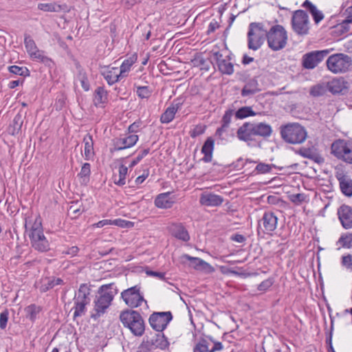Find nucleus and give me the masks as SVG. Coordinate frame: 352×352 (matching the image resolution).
I'll use <instances>...</instances> for the list:
<instances>
[{
	"label": "nucleus",
	"mask_w": 352,
	"mask_h": 352,
	"mask_svg": "<svg viewBox=\"0 0 352 352\" xmlns=\"http://www.w3.org/2000/svg\"><path fill=\"white\" fill-rule=\"evenodd\" d=\"M175 203V198L171 196L169 192L158 195L155 199V206L161 209L170 208Z\"/></svg>",
	"instance_id": "obj_22"
},
{
	"label": "nucleus",
	"mask_w": 352,
	"mask_h": 352,
	"mask_svg": "<svg viewBox=\"0 0 352 352\" xmlns=\"http://www.w3.org/2000/svg\"><path fill=\"white\" fill-rule=\"evenodd\" d=\"M329 50H316L305 54L302 57V66L307 69H313L329 54Z\"/></svg>",
	"instance_id": "obj_14"
},
{
	"label": "nucleus",
	"mask_w": 352,
	"mask_h": 352,
	"mask_svg": "<svg viewBox=\"0 0 352 352\" xmlns=\"http://www.w3.org/2000/svg\"><path fill=\"white\" fill-rule=\"evenodd\" d=\"M23 123V120L21 115H20L19 113L16 114L14 116L12 124L8 127L9 134L12 135H15L18 134L21 129Z\"/></svg>",
	"instance_id": "obj_34"
},
{
	"label": "nucleus",
	"mask_w": 352,
	"mask_h": 352,
	"mask_svg": "<svg viewBox=\"0 0 352 352\" xmlns=\"http://www.w3.org/2000/svg\"><path fill=\"white\" fill-rule=\"evenodd\" d=\"M213 148L214 141L212 138H209L205 142L201 148V152L204 154V157L203 158L204 162H208L211 161Z\"/></svg>",
	"instance_id": "obj_35"
},
{
	"label": "nucleus",
	"mask_w": 352,
	"mask_h": 352,
	"mask_svg": "<svg viewBox=\"0 0 352 352\" xmlns=\"http://www.w3.org/2000/svg\"><path fill=\"white\" fill-rule=\"evenodd\" d=\"M149 175V170L148 168H145L143 170V173L142 175H139L135 179V183L137 185L142 184L145 179L148 177Z\"/></svg>",
	"instance_id": "obj_58"
},
{
	"label": "nucleus",
	"mask_w": 352,
	"mask_h": 352,
	"mask_svg": "<svg viewBox=\"0 0 352 352\" xmlns=\"http://www.w3.org/2000/svg\"><path fill=\"white\" fill-rule=\"evenodd\" d=\"M327 87L333 94L343 95L348 92L349 84L343 77H337L328 82Z\"/></svg>",
	"instance_id": "obj_17"
},
{
	"label": "nucleus",
	"mask_w": 352,
	"mask_h": 352,
	"mask_svg": "<svg viewBox=\"0 0 352 352\" xmlns=\"http://www.w3.org/2000/svg\"><path fill=\"white\" fill-rule=\"evenodd\" d=\"M140 287L135 285L124 290L121 293V298L128 307L136 308L144 305L145 308H148L147 302L140 293Z\"/></svg>",
	"instance_id": "obj_12"
},
{
	"label": "nucleus",
	"mask_w": 352,
	"mask_h": 352,
	"mask_svg": "<svg viewBox=\"0 0 352 352\" xmlns=\"http://www.w3.org/2000/svg\"><path fill=\"white\" fill-rule=\"evenodd\" d=\"M335 177L338 182L341 192L347 197H352V178L342 166L335 168Z\"/></svg>",
	"instance_id": "obj_13"
},
{
	"label": "nucleus",
	"mask_w": 352,
	"mask_h": 352,
	"mask_svg": "<svg viewBox=\"0 0 352 352\" xmlns=\"http://www.w3.org/2000/svg\"><path fill=\"white\" fill-rule=\"evenodd\" d=\"M268 47L273 51L283 49L287 42V31L283 26L275 25L266 30V36Z\"/></svg>",
	"instance_id": "obj_6"
},
{
	"label": "nucleus",
	"mask_w": 352,
	"mask_h": 352,
	"mask_svg": "<svg viewBox=\"0 0 352 352\" xmlns=\"http://www.w3.org/2000/svg\"><path fill=\"white\" fill-rule=\"evenodd\" d=\"M245 165L243 159L242 157L239 158L235 162L232 163V166L233 168L237 170H241Z\"/></svg>",
	"instance_id": "obj_59"
},
{
	"label": "nucleus",
	"mask_w": 352,
	"mask_h": 352,
	"mask_svg": "<svg viewBox=\"0 0 352 352\" xmlns=\"http://www.w3.org/2000/svg\"><path fill=\"white\" fill-rule=\"evenodd\" d=\"M326 65L332 73L342 74L349 70L352 65V59L345 54L337 53L328 57Z\"/></svg>",
	"instance_id": "obj_9"
},
{
	"label": "nucleus",
	"mask_w": 352,
	"mask_h": 352,
	"mask_svg": "<svg viewBox=\"0 0 352 352\" xmlns=\"http://www.w3.org/2000/svg\"><path fill=\"white\" fill-rule=\"evenodd\" d=\"M24 45L28 54L32 59L39 61L44 60L45 57L43 55V51L38 49L34 41L30 36L28 35L25 36Z\"/></svg>",
	"instance_id": "obj_18"
},
{
	"label": "nucleus",
	"mask_w": 352,
	"mask_h": 352,
	"mask_svg": "<svg viewBox=\"0 0 352 352\" xmlns=\"http://www.w3.org/2000/svg\"><path fill=\"white\" fill-rule=\"evenodd\" d=\"M278 217L272 211H265L258 223V232L272 234L277 228Z\"/></svg>",
	"instance_id": "obj_15"
},
{
	"label": "nucleus",
	"mask_w": 352,
	"mask_h": 352,
	"mask_svg": "<svg viewBox=\"0 0 352 352\" xmlns=\"http://www.w3.org/2000/svg\"><path fill=\"white\" fill-rule=\"evenodd\" d=\"M256 114L252 108L248 106L241 107L234 113L236 119H244L250 116H254Z\"/></svg>",
	"instance_id": "obj_38"
},
{
	"label": "nucleus",
	"mask_w": 352,
	"mask_h": 352,
	"mask_svg": "<svg viewBox=\"0 0 352 352\" xmlns=\"http://www.w3.org/2000/svg\"><path fill=\"white\" fill-rule=\"evenodd\" d=\"M280 134L285 142L292 144H302L307 137L305 127L297 122L282 125L280 127Z\"/></svg>",
	"instance_id": "obj_4"
},
{
	"label": "nucleus",
	"mask_w": 352,
	"mask_h": 352,
	"mask_svg": "<svg viewBox=\"0 0 352 352\" xmlns=\"http://www.w3.org/2000/svg\"><path fill=\"white\" fill-rule=\"evenodd\" d=\"M223 65L224 68L221 69V73L226 74L228 75L232 74L234 72L233 64L230 62L226 63V60H221V66Z\"/></svg>",
	"instance_id": "obj_55"
},
{
	"label": "nucleus",
	"mask_w": 352,
	"mask_h": 352,
	"mask_svg": "<svg viewBox=\"0 0 352 352\" xmlns=\"http://www.w3.org/2000/svg\"><path fill=\"white\" fill-rule=\"evenodd\" d=\"M172 318L173 316L170 311L156 312L151 315L148 320L153 329L161 332L166 329Z\"/></svg>",
	"instance_id": "obj_16"
},
{
	"label": "nucleus",
	"mask_w": 352,
	"mask_h": 352,
	"mask_svg": "<svg viewBox=\"0 0 352 352\" xmlns=\"http://www.w3.org/2000/svg\"><path fill=\"white\" fill-rule=\"evenodd\" d=\"M292 28L298 36H305L309 32V19L307 13L303 10H297L293 12Z\"/></svg>",
	"instance_id": "obj_11"
},
{
	"label": "nucleus",
	"mask_w": 352,
	"mask_h": 352,
	"mask_svg": "<svg viewBox=\"0 0 352 352\" xmlns=\"http://www.w3.org/2000/svg\"><path fill=\"white\" fill-rule=\"evenodd\" d=\"M221 212L238 213L236 206L226 201L225 204L221 206Z\"/></svg>",
	"instance_id": "obj_53"
},
{
	"label": "nucleus",
	"mask_w": 352,
	"mask_h": 352,
	"mask_svg": "<svg viewBox=\"0 0 352 352\" xmlns=\"http://www.w3.org/2000/svg\"><path fill=\"white\" fill-rule=\"evenodd\" d=\"M136 93L142 99L148 98L151 95V90L146 86L138 87Z\"/></svg>",
	"instance_id": "obj_47"
},
{
	"label": "nucleus",
	"mask_w": 352,
	"mask_h": 352,
	"mask_svg": "<svg viewBox=\"0 0 352 352\" xmlns=\"http://www.w3.org/2000/svg\"><path fill=\"white\" fill-rule=\"evenodd\" d=\"M181 105L182 102L178 100H174L171 105L168 107L161 116V122L166 124L170 122L174 119L177 111L181 108Z\"/></svg>",
	"instance_id": "obj_24"
},
{
	"label": "nucleus",
	"mask_w": 352,
	"mask_h": 352,
	"mask_svg": "<svg viewBox=\"0 0 352 352\" xmlns=\"http://www.w3.org/2000/svg\"><path fill=\"white\" fill-rule=\"evenodd\" d=\"M90 288L86 284H82L74 298V319L84 316L87 311V305L90 302Z\"/></svg>",
	"instance_id": "obj_8"
},
{
	"label": "nucleus",
	"mask_w": 352,
	"mask_h": 352,
	"mask_svg": "<svg viewBox=\"0 0 352 352\" xmlns=\"http://www.w3.org/2000/svg\"><path fill=\"white\" fill-rule=\"evenodd\" d=\"M118 289L115 283L103 285L98 289V295L94 300V313L91 317L97 318L103 315L109 307Z\"/></svg>",
	"instance_id": "obj_2"
},
{
	"label": "nucleus",
	"mask_w": 352,
	"mask_h": 352,
	"mask_svg": "<svg viewBox=\"0 0 352 352\" xmlns=\"http://www.w3.org/2000/svg\"><path fill=\"white\" fill-rule=\"evenodd\" d=\"M84 155L87 160L91 159L94 155V141L90 134H87L83 138Z\"/></svg>",
	"instance_id": "obj_33"
},
{
	"label": "nucleus",
	"mask_w": 352,
	"mask_h": 352,
	"mask_svg": "<svg viewBox=\"0 0 352 352\" xmlns=\"http://www.w3.org/2000/svg\"><path fill=\"white\" fill-rule=\"evenodd\" d=\"M206 126L202 124L195 126L190 131V135L192 138H196L205 132Z\"/></svg>",
	"instance_id": "obj_51"
},
{
	"label": "nucleus",
	"mask_w": 352,
	"mask_h": 352,
	"mask_svg": "<svg viewBox=\"0 0 352 352\" xmlns=\"http://www.w3.org/2000/svg\"><path fill=\"white\" fill-rule=\"evenodd\" d=\"M199 203L205 206H217L220 204V197L210 191H205L200 196Z\"/></svg>",
	"instance_id": "obj_27"
},
{
	"label": "nucleus",
	"mask_w": 352,
	"mask_h": 352,
	"mask_svg": "<svg viewBox=\"0 0 352 352\" xmlns=\"http://www.w3.org/2000/svg\"><path fill=\"white\" fill-rule=\"evenodd\" d=\"M297 153L303 157L309 159L319 164L324 162V159L311 148H301Z\"/></svg>",
	"instance_id": "obj_28"
},
{
	"label": "nucleus",
	"mask_w": 352,
	"mask_h": 352,
	"mask_svg": "<svg viewBox=\"0 0 352 352\" xmlns=\"http://www.w3.org/2000/svg\"><path fill=\"white\" fill-rule=\"evenodd\" d=\"M260 91L257 80L252 78L248 80L243 87L241 90V96L243 97L252 96Z\"/></svg>",
	"instance_id": "obj_31"
},
{
	"label": "nucleus",
	"mask_w": 352,
	"mask_h": 352,
	"mask_svg": "<svg viewBox=\"0 0 352 352\" xmlns=\"http://www.w3.org/2000/svg\"><path fill=\"white\" fill-rule=\"evenodd\" d=\"M128 167L121 164L118 167V175H115L113 177L114 183L118 186H123L126 184V175L128 174Z\"/></svg>",
	"instance_id": "obj_36"
},
{
	"label": "nucleus",
	"mask_w": 352,
	"mask_h": 352,
	"mask_svg": "<svg viewBox=\"0 0 352 352\" xmlns=\"http://www.w3.org/2000/svg\"><path fill=\"white\" fill-rule=\"evenodd\" d=\"M149 153V148L144 149L138 155L131 161L130 163L129 168H132L135 165H137L146 155Z\"/></svg>",
	"instance_id": "obj_49"
},
{
	"label": "nucleus",
	"mask_w": 352,
	"mask_h": 352,
	"mask_svg": "<svg viewBox=\"0 0 352 352\" xmlns=\"http://www.w3.org/2000/svg\"><path fill=\"white\" fill-rule=\"evenodd\" d=\"M302 7L309 11L316 24H318L324 19L323 13L320 10H318L316 6L309 0L305 1L302 4Z\"/></svg>",
	"instance_id": "obj_29"
},
{
	"label": "nucleus",
	"mask_w": 352,
	"mask_h": 352,
	"mask_svg": "<svg viewBox=\"0 0 352 352\" xmlns=\"http://www.w3.org/2000/svg\"><path fill=\"white\" fill-rule=\"evenodd\" d=\"M100 73L109 85L117 82L119 79L122 78L120 74L119 69L116 67H102Z\"/></svg>",
	"instance_id": "obj_21"
},
{
	"label": "nucleus",
	"mask_w": 352,
	"mask_h": 352,
	"mask_svg": "<svg viewBox=\"0 0 352 352\" xmlns=\"http://www.w3.org/2000/svg\"><path fill=\"white\" fill-rule=\"evenodd\" d=\"M141 0H122V4L126 8H131L132 6L140 2Z\"/></svg>",
	"instance_id": "obj_60"
},
{
	"label": "nucleus",
	"mask_w": 352,
	"mask_h": 352,
	"mask_svg": "<svg viewBox=\"0 0 352 352\" xmlns=\"http://www.w3.org/2000/svg\"><path fill=\"white\" fill-rule=\"evenodd\" d=\"M220 350V342L212 343L207 339L201 340L195 346L193 352H214Z\"/></svg>",
	"instance_id": "obj_25"
},
{
	"label": "nucleus",
	"mask_w": 352,
	"mask_h": 352,
	"mask_svg": "<svg viewBox=\"0 0 352 352\" xmlns=\"http://www.w3.org/2000/svg\"><path fill=\"white\" fill-rule=\"evenodd\" d=\"M331 153L338 160L352 164V141L343 139L335 140L331 146Z\"/></svg>",
	"instance_id": "obj_10"
},
{
	"label": "nucleus",
	"mask_w": 352,
	"mask_h": 352,
	"mask_svg": "<svg viewBox=\"0 0 352 352\" xmlns=\"http://www.w3.org/2000/svg\"><path fill=\"white\" fill-rule=\"evenodd\" d=\"M25 228L31 245L36 250L43 252L50 250V243L43 234L40 217L36 218L33 223L26 222Z\"/></svg>",
	"instance_id": "obj_3"
},
{
	"label": "nucleus",
	"mask_w": 352,
	"mask_h": 352,
	"mask_svg": "<svg viewBox=\"0 0 352 352\" xmlns=\"http://www.w3.org/2000/svg\"><path fill=\"white\" fill-rule=\"evenodd\" d=\"M138 135L129 134L128 135L120 137L114 140V150L120 151L133 146L138 141Z\"/></svg>",
	"instance_id": "obj_20"
},
{
	"label": "nucleus",
	"mask_w": 352,
	"mask_h": 352,
	"mask_svg": "<svg viewBox=\"0 0 352 352\" xmlns=\"http://www.w3.org/2000/svg\"><path fill=\"white\" fill-rule=\"evenodd\" d=\"M43 281L45 283V285H42L41 287V290L42 292H46L50 288H52L55 285H60L62 283V280L60 278H57L56 280H50L46 278L43 279Z\"/></svg>",
	"instance_id": "obj_46"
},
{
	"label": "nucleus",
	"mask_w": 352,
	"mask_h": 352,
	"mask_svg": "<svg viewBox=\"0 0 352 352\" xmlns=\"http://www.w3.org/2000/svg\"><path fill=\"white\" fill-rule=\"evenodd\" d=\"M338 219L342 227L346 229L352 228V208L349 206L342 204L338 209Z\"/></svg>",
	"instance_id": "obj_19"
},
{
	"label": "nucleus",
	"mask_w": 352,
	"mask_h": 352,
	"mask_svg": "<svg viewBox=\"0 0 352 352\" xmlns=\"http://www.w3.org/2000/svg\"><path fill=\"white\" fill-rule=\"evenodd\" d=\"M239 219L238 213L221 212V221H227L230 224L238 223Z\"/></svg>",
	"instance_id": "obj_42"
},
{
	"label": "nucleus",
	"mask_w": 352,
	"mask_h": 352,
	"mask_svg": "<svg viewBox=\"0 0 352 352\" xmlns=\"http://www.w3.org/2000/svg\"><path fill=\"white\" fill-rule=\"evenodd\" d=\"M120 319L123 326L135 336H141L144 332V322L141 315L134 310L122 311Z\"/></svg>",
	"instance_id": "obj_5"
},
{
	"label": "nucleus",
	"mask_w": 352,
	"mask_h": 352,
	"mask_svg": "<svg viewBox=\"0 0 352 352\" xmlns=\"http://www.w3.org/2000/svg\"><path fill=\"white\" fill-rule=\"evenodd\" d=\"M38 8L44 12H58L60 6L52 3H43L38 5Z\"/></svg>",
	"instance_id": "obj_41"
},
{
	"label": "nucleus",
	"mask_w": 352,
	"mask_h": 352,
	"mask_svg": "<svg viewBox=\"0 0 352 352\" xmlns=\"http://www.w3.org/2000/svg\"><path fill=\"white\" fill-rule=\"evenodd\" d=\"M137 54H133L126 59L124 60L119 69L120 74L121 75L122 78L127 76L129 72L131 71V67L137 61Z\"/></svg>",
	"instance_id": "obj_32"
},
{
	"label": "nucleus",
	"mask_w": 352,
	"mask_h": 352,
	"mask_svg": "<svg viewBox=\"0 0 352 352\" xmlns=\"http://www.w3.org/2000/svg\"><path fill=\"white\" fill-rule=\"evenodd\" d=\"M9 312L7 309H5L0 314V329H5L7 327L8 321Z\"/></svg>",
	"instance_id": "obj_52"
},
{
	"label": "nucleus",
	"mask_w": 352,
	"mask_h": 352,
	"mask_svg": "<svg viewBox=\"0 0 352 352\" xmlns=\"http://www.w3.org/2000/svg\"><path fill=\"white\" fill-rule=\"evenodd\" d=\"M272 133V126L268 124L246 122L237 129L236 136L248 146H254L258 138H267Z\"/></svg>",
	"instance_id": "obj_1"
},
{
	"label": "nucleus",
	"mask_w": 352,
	"mask_h": 352,
	"mask_svg": "<svg viewBox=\"0 0 352 352\" xmlns=\"http://www.w3.org/2000/svg\"><path fill=\"white\" fill-rule=\"evenodd\" d=\"M91 174V166L89 163H85L80 171L78 174V176L80 178V181L81 184H87L89 181V176Z\"/></svg>",
	"instance_id": "obj_37"
},
{
	"label": "nucleus",
	"mask_w": 352,
	"mask_h": 352,
	"mask_svg": "<svg viewBox=\"0 0 352 352\" xmlns=\"http://www.w3.org/2000/svg\"><path fill=\"white\" fill-rule=\"evenodd\" d=\"M338 243L342 244V246L345 248H352V232L346 233L341 235L338 240Z\"/></svg>",
	"instance_id": "obj_44"
},
{
	"label": "nucleus",
	"mask_w": 352,
	"mask_h": 352,
	"mask_svg": "<svg viewBox=\"0 0 352 352\" xmlns=\"http://www.w3.org/2000/svg\"><path fill=\"white\" fill-rule=\"evenodd\" d=\"M112 220L110 219H104L98 221V223H95L94 226H96V228H102L105 226L112 225Z\"/></svg>",
	"instance_id": "obj_62"
},
{
	"label": "nucleus",
	"mask_w": 352,
	"mask_h": 352,
	"mask_svg": "<svg viewBox=\"0 0 352 352\" xmlns=\"http://www.w3.org/2000/svg\"><path fill=\"white\" fill-rule=\"evenodd\" d=\"M342 265L347 269L352 270V255L347 254L342 257Z\"/></svg>",
	"instance_id": "obj_57"
},
{
	"label": "nucleus",
	"mask_w": 352,
	"mask_h": 352,
	"mask_svg": "<svg viewBox=\"0 0 352 352\" xmlns=\"http://www.w3.org/2000/svg\"><path fill=\"white\" fill-rule=\"evenodd\" d=\"M151 344L154 348L165 349L168 346V342L164 335L157 334L151 340Z\"/></svg>",
	"instance_id": "obj_39"
},
{
	"label": "nucleus",
	"mask_w": 352,
	"mask_h": 352,
	"mask_svg": "<svg viewBox=\"0 0 352 352\" xmlns=\"http://www.w3.org/2000/svg\"><path fill=\"white\" fill-rule=\"evenodd\" d=\"M168 228L172 235L175 238L185 242L190 239L188 231L182 223H171Z\"/></svg>",
	"instance_id": "obj_23"
},
{
	"label": "nucleus",
	"mask_w": 352,
	"mask_h": 352,
	"mask_svg": "<svg viewBox=\"0 0 352 352\" xmlns=\"http://www.w3.org/2000/svg\"><path fill=\"white\" fill-rule=\"evenodd\" d=\"M108 102V92L103 87H98L94 92V102L96 107H104Z\"/></svg>",
	"instance_id": "obj_30"
},
{
	"label": "nucleus",
	"mask_w": 352,
	"mask_h": 352,
	"mask_svg": "<svg viewBox=\"0 0 352 352\" xmlns=\"http://www.w3.org/2000/svg\"><path fill=\"white\" fill-rule=\"evenodd\" d=\"M80 83H81V86H82V89L85 91H87L89 90V87H90L89 82L86 77L82 76L81 78Z\"/></svg>",
	"instance_id": "obj_64"
},
{
	"label": "nucleus",
	"mask_w": 352,
	"mask_h": 352,
	"mask_svg": "<svg viewBox=\"0 0 352 352\" xmlns=\"http://www.w3.org/2000/svg\"><path fill=\"white\" fill-rule=\"evenodd\" d=\"M274 281L272 278H267L266 280H264L262 281L258 285V290L262 292H266L270 287H272L273 285Z\"/></svg>",
	"instance_id": "obj_50"
},
{
	"label": "nucleus",
	"mask_w": 352,
	"mask_h": 352,
	"mask_svg": "<svg viewBox=\"0 0 352 352\" xmlns=\"http://www.w3.org/2000/svg\"><path fill=\"white\" fill-rule=\"evenodd\" d=\"M181 262L184 263L190 261V265L197 270H206L210 265L204 260L197 257H192L188 254H183L180 257Z\"/></svg>",
	"instance_id": "obj_26"
},
{
	"label": "nucleus",
	"mask_w": 352,
	"mask_h": 352,
	"mask_svg": "<svg viewBox=\"0 0 352 352\" xmlns=\"http://www.w3.org/2000/svg\"><path fill=\"white\" fill-rule=\"evenodd\" d=\"M327 87L324 85L318 84L311 88L309 94L314 97H319L324 96L327 92Z\"/></svg>",
	"instance_id": "obj_40"
},
{
	"label": "nucleus",
	"mask_w": 352,
	"mask_h": 352,
	"mask_svg": "<svg viewBox=\"0 0 352 352\" xmlns=\"http://www.w3.org/2000/svg\"><path fill=\"white\" fill-rule=\"evenodd\" d=\"M26 311L32 320H34L40 311V307L35 305H31L26 308Z\"/></svg>",
	"instance_id": "obj_48"
},
{
	"label": "nucleus",
	"mask_w": 352,
	"mask_h": 352,
	"mask_svg": "<svg viewBox=\"0 0 352 352\" xmlns=\"http://www.w3.org/2000/svg\"><path fill=\"white\" fill-rule=\"evenodd\" d=\"M8 69H9L10 72L16 74V75H20V76L25 75V74L28 72V69L26 67H19L17 65L10 66V67H9Z\"/></svg>",
	"instance_id": "obj_54"
},
{
	"label": "nucleus",
	"mask_w": 352,
	"mask_h": 352,
	"mask_svg": "<svg viewBox=\"0 0 352 352\" xmlns=\"http://www.w3.org/2000/svg\"><path fill=\"white\" fill-rule=\"evenodd\" d=\"M234 111L233 110H228L226 111L225 114L223 116L222 120L223 122V124L221 125V131L223 130V128L226 127L228 124L230 122V120L232 116H233Z\"/></svg>",
	"instance_id": "obj_56"
},
{
	"label": "nucleus",
	"mask_w": 352,
	"mask_h": 352,
	"mask_svg": "<svg viewBox=\"0 0 352 352\" xmlns=\"http://www.w3.org/2000/svg\"><path fill=\"white\" fill-rule=\"evenodd\" d=\"M248 47L256 51L263 45L266 36V30L262 23L252 22L248 27Z\"/></svg>",
	"instance_id": "obj_7"
},
{
	"label": "nucleus",
	"mask_w": 352,
	"mask_h": 352,
	"mask_svg": "<svg viewBox=\"0 0 352 352\" xmlns=\"http://www.w3.org/2000/svg\"><path fill=\"white\" fill-rule=\"evenodd\" d=\"M348 10L350 15L342 23L336 26V28L339 29L342 34L349 31L347 25L349 23H352V6Z\"/></svg>",
	"instance_id": "obj_43"
},
{
	"label": "nucleus",
	"mask_w": 352,
	"mask_h": 352,
	"mask_svg": "<svg viewBox=\"0 0 352 352\" xmlns=\"http://www.w3.org/2000/svg\"><path fill=\"white\" fill-rule=\"evenodd\" d=\"M274 167V164H268L260 162L256 165L254 170L257 174H265L271 172L272 169Z\"/></svg>",
	"instance_id": "obj_45"
},
{
	"label": "nucleus",
	"mask_w": 352,
	"mask_h": 352,
	"mask_svg": "<svg viewBox=\"0 0 352 352\" xmlns=\"http://www.w3.org/2000/svg\"><path fill=\"white\" fill-rule=\"evenodd\" d=\"M230 239L238 243H243L245 237L243 234H234L230 236Z\"/></svg>",
	"instance_id": "obj_61"
},
{
	"label": "nucleus",
	"mask_w": 352,
	"mask_h": 352,
	"mask_svg": "<svg viewBox=\"0 0 352 352\" xmlns=\"http://www.w3.org/2000/svg\"><path fill=\"white\" fill-rule=\"evenodd\" d=\"M146 274L149 276H155L159 279L163 280L165 278V274L164 272H158L154 271H147Z\"/></svg>",
	"instance_id": "obj_63"
}]
</instances>
